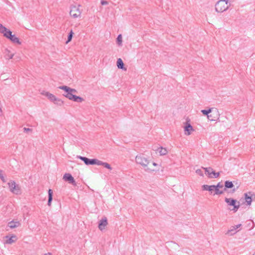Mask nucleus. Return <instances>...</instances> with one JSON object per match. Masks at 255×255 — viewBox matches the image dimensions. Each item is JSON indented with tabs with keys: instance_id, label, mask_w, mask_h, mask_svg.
<instances>
[{
	"instance_id": "nucleus-1",
	"label": "nucleus",
	"mask_w": 255,
	"mask_h": 255,
	"mask_svg": "<svg viewBox=\"0 0 255 255\" xmlns=\"http://www.w3.org/2000/svg\"><path fill=\"white\" fill-rule=\"evenodd\" d=\"M210 108L208 110H202L201 113L204 115L207 116V118L211 121H218L220 116V113L217 109Z\"/></svg>"
},
{
	"instance_id": "nucleus-2",
	"label": "nucleus",
	"mask_w": 255,
	"mask_h": 255,
	"mask_svg": "<svg viewBox=\"0 0 255 255\" xmlns=\"http://www.w3.org/2000/svg\"><path fill=\"white\" fill-rule=\"evenodd\" d=\"M230 6V0H219L215 4V10L218 13H222L227 10Z\"/></svg>"
},
{
	"instance_id": "nucleus-3",
	"label": "nucleus",
	"mask_w": 255,
	"mask_h": 255,
	"mask_svg": "<svg viewBox=\"0 0 255 255\" xmlns=\"http://www.w3.org/2000/svg\"><path fill=\"white\" fill-rule=\"evenodd\" d=\"M136 162L140 164L144 170L148 172H152L155 171V169L151 167H147L149 164V161L143 154L137 155L135 158Z\"/></svg>"
},
{
	"instance_id": "nucleus-4",
	"label": "nucleus",
	"mask_w": 255,
	"mask_h": 255,
	"mask_svg": "<svg viewBox=\"0 0 255 255\" xmlns=\"http://www.w3.org/2000/svg\"><path fill=\"white\" fill-rule=\"evenodd\" d=\"M225 202L228 207V209L234 213H236L240 208V203L237 200L231 198H225Z\"/></svg>"
},
{
	"instance_id": "nucleus-5",
	"label": "nucleus",
	"mask_w": 255,
	"mask_h": 255,
	"mask_svg": "<svg viewBox=\"0 0 255 255\" xmlns=\"http://www.w3.org/2000/svg\"><path fill=\"white\" fill-rule=\"evenodd\" d=\"M63 95L69 100L77 103H82L84 100L83 98L73 94L69 92H65V93L63 94Z\"/></svg>"
},
{
	"instance_id": "nucleus-6",
	"label": "nucleus",
	"mask_w": 255,
	"mask_h": 255,
	"mask_svg": "<svg viewBox=\"0 0 255 255\" xmlns=\"http://www.w3.org/2000/svg\"><path fill=\"white\" fill-rule=\"evenodd\" d=\"M4 36L9 39L13 43L17 44L18 45H20L21 44L19 38L14 34H12V32L10 30L7 31L6 33H4Z\"/></svg>"
},
{
	"instance_id": "nucleus-7",
	"label": "nucleus",
	"mask_w": 255,
	"mask_h": 255,
	"mask_svg": "<svg viewBox=\"0 0 255 255\" xmlns=\"http://www.w3.org/2000/svg\"><path fill=\"white\" fill-rule=\"evenodd\" d=\"M77 158L81 159L87 165H97L98 159L96 158L90 159L86 157L77 155Z\"/></svg>"
},
{
	"instance_id": "nucleus-8",
	"label": "nucleus",
	"mask_w": 255,
	"mask_h": 255,
	"mask_svg": "<svg viewBox=\"0 0 255 255\" xmlns=\"http://www.w3.org/2000/svg\"><path fill=\"white\" fill-rule=\"evenodd\" d=\"M10 191L16 195L20 194V189L18 185L16 184L14 181H12L8 183Z\"/></svg>"
},
{
	"instance_id": "nucleus-9",
	"label": "nucleus",
	"mask_w": 255,
	"mask_h": 255,
	"mask_svg": "<svg viewBox=\"0 0 255 255\" xmlns=\"http://www.w3.org/2000/svg\"><path fill=\"white\" fill-rule=\"evenodd\" d=\"M205 170V173L210 178H217L219 176V172H215L213 169L211 167L203 168Z\"/></svg>"
},
{
	"instance_id": "nucleus-10",
	"label": "nucleus",
	"mask_w": 255,
	"mask_h": 255,
	"mask_svg": "<svg viewBox=\"0 0 255 255\" xmlns=\"http://www.w3.org/2000/svg\"><path fill=\"white\" fill-rule=\"evenodd\" d=\"M70 14L72 17L75 18L80 17H81V11L78 7L76 5H73L71 7Z\"/></svg>"
},
{
	"instance_id": "nucleus-11",
	"label": "nucleus",
	"mask_w": 255,
	"mask_h": 255,
	"mask_svg": "<svg viewBox=\"0 0 255 255\" xmlns=\"http://www.w3.org/2000/svg\"><path fill=\"white\" fill-rule=\"evenodd\" d=\"M241 226V224H238L231 227L230 229L226 232V234L229 236H233L235 235L239 231L238 229L240 228Z\"/></svg>"
},
{
	"instance_id": "nucleus-12",
	"label": "nucleus",
	"mask_w": 255,
	"mask_h": 255,
	"mask_svg": "<svg viewBox=\"0 0 255 255\" xmlns=\"http://www.w3.org/2000/svg\"><path fill=\"white\" fill-rule=\"evenodd\" d=\"M63 179L74 186L76 185L75 180L70 173H65L63 176Z\"/></svg>"
},
{
	"instance_id": "nucleus-13",
	"label": "nucleus",
	"mask_w": 255,
	"mask_h": 255,
	"mask_svg": "<svg viewBox=\"0 0 255 255\" xmlns=\"http://www.w3.org/2000/svg\"><path fill=\"white\" fill-rule=\"evenodd\" d=\"M193 131L194 129L192 126L189 123H186V126L184 127L185 134L186 135H189Z\"/></svg>"
},
{
	"instance_id": "nucleus-14",
	"label": "nucleus",
	"mask_w": 255,
	"mask_h": 255,
	"mask_svg": "<svg viewBox=\"0 0 255 255\" xmlns=\"http://www.w3.org/2000/svg\"><path fill=\"white\" fill-rule=\"evenodd\" d=\"M108 224V221H107V219L106 217H104V218H103L99 222V225H98V227H99V229L101 230V231H102L103 230L105 227Z\"/></svg>"
},
{
	"instance_id": "nucleus-15",
	"label": "nucleus",
	"mask_w": 255,
	"mask_h": 255,
	"mask_svg": "<svg viewBox=\"0 0 255 255\" xmlns=\"http://www.w3.org/2000/svg\"><path fill=\"white\" fill-rule=\"evenodd\" d=\"M202 188L203 190L209 191L211 194H213L214 190H216L215 185H203L202 186Z\"/></svg>"
},
{
	"instance_id": "nucleus-16",
	"label": "nucleus",
	"mask_w": 255,
	"mask_h": 255,
	"mask_svg": "<svg viewBox=\"0 0 255 255\" xmlns=\"http://www.w3.org/2000/svg\"><path fill=\"white\" fill-rule=\"evenodd\" d=\"M59 89L63 90L64 92H69L73 94L77 93V90L75 89H72L67 86H61L58 87Z\"/></svg>"
},
{
	"instance_id": "nucleus-17",
	"label": "nucleus",
	"mask_w": 255,
	"mask_h": 255,
	"mask_svg": "<svg viewBox=\"0 0 255 255\" xmlns=\"http://www.w3.org/2000/svg\"><path fill=\"white\" fill-rule=\"evenodd\" d=\"M42 94L43 95L45 96L48 98V99L51 102H54L55 101V100L56 99V97L52 94H51L47 92L43 91L42 93Z\"/></svg>"
},
{
	"instance_id": "nucleus-18",
	"label": "nucleus",
	"mask_w": 255,
	"mask_h": 255,
	"mask_svg": "<svg viewBox=\"0 0 255 255\" xmlns=\"http://www.w3.org/2000/svg\"><path fill=\"white\" fill-rule=\"evenodd\" d=\"M117 66L120 69H122L125 71L127 70V68L125 67V64L121 58H118L117 61Z\"/></svg>"
},
{
	"instance_id": "nucleus-19",
	"label": "nucleus",
	"mask_w": 255,
	"mask_h": 255,
	"mask_svg": "<svg viewBox=\"0 0 255 255\" xmlns=\"http://www.w3.org/2000/svg\"><path fill=\"white\" fill-rule=\"evenodd\" d=\"M20 225V223L19 221H12L8 223V226L11 229H13L17 227Z\"/></svg>"
},
{
	"instance_id": "nucleus-20",
	"label": "nucleus",
	"mask_w": 255,
	"mask_h": 255,
	"mask_svg": "<svg viewBox=\"0 0 255 255\" xmlns=\"http://www.w3.org/2000/svg\"><path fill=\"white\" fill-rule=\"evenodd\" d=\"M97 165H102V166H104V167H105V168H107V169H108L109 170H112V167H111V166L110 165V164H109L107 162H103L102 161H101V160H98Z\"/></svg>"
},
{
	"instance_id": "nucleus-21",
	"label": "nucleus",
	"mask_w": 255,
	"mask_h": 255,
	"mask_svg": "<svg viewBox=\"0 0 255 255\" xmlns=\"http://www.w3.org/2000/svg\"><path fill=\"white\" fill-rule=\"evenodd\" d=\"M48 202H47V205L49 206H50L51 205V202L53 199V191L51 189H49L48 191Z\"/></svg>"
},
{
	"instance_id": "nucleus-22",
	"label": "nucleus",
	"mask_w": 255,
	"mask_h": 255,
	"mask_svg": "<svg viewBox=\"0 0 255 255\" xmlns=\"http://www.w3.org/2000/svg\"><path fill=\"white\" fill-rule=\"evenodd\" d=\"M48 202H47V205L49 206H50L51 205V202L53 199V191L51 189H49L48 191Z\"/></svg>"
},
{
	"instance_id": "nucleus-23",
	"label": "nucleus",
	"mask_w": 255,
	"mask_h": 255,
	"mask_svg": "<svg viewBox=\"0 0 255 255\" xmlns=\"http://www.w3.org/2000/svg\"><path fill=\"white\" fill-rule=\"evenodd\" d=\"M5 238L7 239L5 243L7 244H11L12 243L15 242V240L13 239L16 238V236L13 235L11 237H9L8 236H6Z\"/></svg>"
},
{
	"instance_id": "nucleus-24",
	"label": "nucleus",
	"mask_w": 255,
	"mask_h": 255,
	"mask_svg": "<svg viewBox=\"0 0 255 255\" xmlns=\"http://www.w3.org/2000/svg\"><path fill=\"white\" fill-rule=\"evenodd\" d=\"M157 151L159 152L160 155H164L167 153V150L165 148L162 147H159Z\"/></svg>"
},
{
	"instance_id": "nucleus-25",
	"label": "nucleus",
	"mask_w": 255,
	"mask_h": 255,
	"mask_svg": "<svg viewBox=\"0 0 255 255\" xmlns=\"http://www.w3.org/2000/svg\"><path fill=\"white\" fill-rule=\"evenodd\" d=\"M14 54H10V51L8 49H5V54L4 57L6 59L9 60L13 58Z\"/></svg>"
},
{
	"instance_id": "nucleus-26",
	"label": "nucleus",
	"mask_w": 255,
	"mask_h": 255,
	"mask_svg": "<svg viewBox=\"0 0 255 255\" xmlns=\"http://www.w3.org/2000/svg\"><path fill=\"white\" fill-rule=\"evenodd\" d=\"M122 34H119L118 35L116 39L117 44L118 45V46H121L122 45Z\"/></svg>"
},
{
	"instance_id": "nucleus-27",
	"label": "nucleus",
	"mask_w": 255,
	"mask_h": 255,
	"mask_svg": "<svg viewBox=\"0 0 255 255\" xmlns=\"http://www.w3.org/2000/svg\"><path fill=\"white\" fill-rule=\"evenodd\" d=\"M225 190L226 188H231L233 187L234 185H233L232 182L230 181H226L225 182Z\"/></svg>"
},
{
	"instance_id": "nucleus-28",
	"label": "nucleus",
	"mask_w": 255,
	"mask_h": 255,
	"mask_svg": "<svg viewBox=\"0 0 255 255\" xmlns=\"http://www.w3.org/2000/svg\"><path fill=\"white\" fill-rule=\"evenodd\" d=\"M9 29L6 28L5 26H3L0 23V32L2 33L4 35V33H6L7 31H8Z\"/></svg>"
},
{
	"instance_id": "nucleus-29",
	"label": "nucleus",
	"mask_w": 255,
	"mask_h": 255,
	"mask_svg": "<svg viewBox=\"0 0 255 255\" xmlns=\"http://www.w3.org/2000/svg\"><path fill=\"white\" fill-rule=\"evenodd\" d=\"M74 34V32H73L72 30L70 31V32L68 33L67 40L66 41V43H68V42H70L72 39L73 36Z\"/></svg>"
},
{
	"instance_id": "nucleus-30",
	"label": "nucleus",
	"mask_w": 255,
	"mask_h": 255,
	"mask_svg": "<svg viewBox=\"0 0 255 255\" xmlns=\"http://www.w3.org/2000/svg\"><path fill=\"white\" fill-rule=\"evenodd\" d=\"M245 199H246V202L247 203V204L248 205H250L251 204V202L252 201V198L251 197L248 196L247 194H245Z\"/></svg>"
},
{
	"instance_id": "nucleus-31",
	"label": "nucleus",
	"mask_w": 255,
	"mask_h": 255,
	"mask_svg": "<svg viewBox=\"0 0 255 255\" xmlns=\"http://www.w3.org/2000/svg\"><path fill=\"white\" fill-rule=\"evenodd\" d=\"M54 103L57 104V105L61 106L63 104V101L61 99L56 98L55 101L54 102Z\"/></svg>"
},
{
	"instance_id": "nucleus-32",
	"label": "nucleus",
	"mask_w": 255,
	"mask_h": 255,
	"mask_svg": "<svg viewBox=\"0 0 255 255\" xmlns=\"http://www.w3.org/2000/svg\"><path fill=\"white\" fill-rule=\"evenodd\" d=\"M223 193V191L222 190H220L218 188H216V190H214V193L213 194L214 195H221Z\"/></svg>"
},
{
	"instance_id": "nucleus-33",
	"label": "nucleus",
	"mask_w": 255,
	"mask_h": 255,
	"mask_svg": "<svg viewBox=\"0 0 255 255\" xmlns=\"http://www.w3.org/2000/svg\"><path fill=\"white\" fill-rule=\"evenodd\" d=\"M196 173L201 176H203V172L201 169H198L196 170Z\"/></svg>"
},
{
	"instance_id": "nucleus-34",
	"label": "nucleus",
	"mask_w": 255,
	"mask_h": 255,
	"mask_svg": "<svg viewBox=\"0 0 255 255\" xmlns=\"http://www.w3.org/2000/svg\"><path fill=\"white\" fill-rule=\"evenodd\" d=\"M2 170H0V178L3 182H5V180L4 176H3V175L2 174Z\"/></svg>"
},
{
	"instance_id": "nucleus-35",
	"label": "nucleus",
	"mask_w": 255,
	"mask_h": 255,
	"mask_svg": "<svg viewBox=\"0 0 255 255\" xmlns=\"http://www.w3.org/2000/svg\"><path fill=\"white\" fill-rule=\"evenodd\" d=\"M157 164L155 162H152L151 164H150V162H149V164L147 166V167H151L153 168V166H156Z\"/></svg>"
},
{
	"instance_id": "nucleus-36",
	"label": "nucleus",
	"mask_w": 255,
	"mask_h": 255,
	"mask_svg": "<svg viewBox=\"0 0 255 255\" xmlns=\"http://www.w3.org/2000/svg\"><path fill=\"white\" fill-rule=\"evenodd\" d=\"M215 187L216 188L220 189V188H223V185L222 184H221L220 183H218V184L217 185H215Z\"/></svg>"
},
{
	"instance_id": "nucleus-37",
	"label": "nucleus",
	"mask_w": 255,
	"mask_h": 255,
	"mask_svg": "<svg viewBox=\"0 0 255 255\" xmlns=\"http://www.w3.org/2000/svg\"><path fill=\"white\" fill-rule=\"evenodd\" d=\"M31 130H32V129L31 128H23V131H24V132H27L28 131H30Z\"/></svg>"
},
{
	"instance_id": "nucleus-38",
	"label": "nucleus",
	"mask_w": 255,
	"mask_h": 255,
	"mask_svg": "<svg viewBox=\"0 0 255 255\" xmlns=\"http://www.w3.org/2000/svg\"><path fill=\"white\" fill-rule=\"evenodd\" d=\"M101 3L102 5H107L108 4V1H105V0H101Z\"/></svg>"
},
{
	"instance_id": "nucleus-39",
	"label": "nucleus",
	"mask_w": 255,
	"mask_h": 255,
	"mask_svg": "<svg viewBox=\"0 0 255 255\" xmlns=\"http://www.w3.org/2000/svg\"><path fill=\"white\" fill-rule=\"evenodd\" d=\"M45 255H51V254L50 253H48L45 254Z\"/></svg>"
},
{
	"instance_id": "nucleus-40",
	"label": "nucleus",
	"mask_w": 255,
	"mask_h": 255,
	"mask_svg": "<svg viewBox=\"0 0 255 255\" xmlns=\"http://www.w3.org/2000/svg\"><path fill=\"white\" fill-rule=\"evenodd\" d=\"M211 115H212V117L211 118L214 119V115H213V114H211Z\"/></svg>"
},
{
	"instance_id": "nucleus-41",
	"label": "nucleus",
	"mask_w": 255,
	"mask_h": 255,
	"mask_svg": "<svg viewBox=\"0 0 255 255\" xmlns=\"http://www.w3.org/2000/svg\"><path fill=\"white\" fill-rule=\"evenodd\" d=\"M254 255H255V254H254Z\"/></svg>"
}]
</instances>
